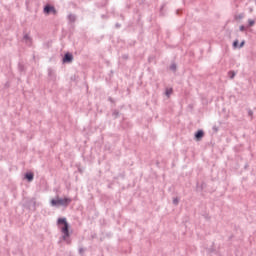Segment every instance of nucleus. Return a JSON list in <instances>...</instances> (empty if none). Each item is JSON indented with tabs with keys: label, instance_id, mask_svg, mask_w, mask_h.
<instances>
[{
	"label": "nucleus",
	"instance_id": "33",
	"mask_svg": "<svg viewBox=\"0 0 256 256\" xmlns=\"http://www.w3.org/2000/svg\"><path fill=\"white\" fill-rule=\"evenodd\" d=\"M115 29H121V23L116 22V24H115Z\"/></svg>",
	"mask_w": 256,
	"mask_h": 256
},
{
	"label": "nucleus",
	"instance_id": "7",
	"mask_svg": "<svg viewBox=\"0 0 256 256\" xmlns=\"http://www.w3.org/2000/svg\"><path fill=\"white\" fill-rule=\"evenodd\" d=\"M24 179L25 181H27L28 183H31L33 181V179H35V173L28 171L24 174Z\"/></svg>",
	"mask_w": 256,
	"mask_h": 256
},
{
	"label": "nucleus",
	"instance_id": "27",
	"mask_svg": "<svg viewBox=\"0 0 256 256\" xmlns=\"http://www.w3.org/2000/svg\"><path fill=\"white\" fill-rule=\"evenodd\" d=\"M239 31H241V32L247 31V27L245 25H240L239 26Z\"/></svg>",
	"mask_w": 256,
	"mask_h": 256
},
{
	"label": "nucleus",
	"instance_id": "35",
	"mask_svg": "<svg viewBox=\"0 0 256 256\" xmlns=\"http://www.w3.org/2000/svg\"><path fill=\"white\" fill-rule=\"evenodd\" d=\"M182 13H183V10H181V9L176 10L177 15H181Z\"/></svg>",
	"mask_w": 256,
	"mask_h": 256
},
{
	"label": "nucleus",
	"instance_id": "28",
	"mask_svg": "<svg viewBox=\"0 0 256 256\" xmlns=\"http://www.w3.org/2000/svg\"><path fill=\"white\" fill-rule=\"evenodd\" d=\"M165 8V5H162L161 7H160V15H161V17H163V16H165V13L163 12V9Z\"/></svg>",
	"mask_w": 256,
	"mask_h": 256
},
{
	"label": "nucleus",
	"instance_id": "31",
	"mask_svg": "<svg viewBox=\"0 0 256 256\" xmlns=\"http://www.w3.org/2000/svg\"><path fill=\"white\" fill-rule=\"evenodd\" d=\"M248 117H253V110L251 108L248 109Z\"/></svg>",
	"mask_w": 256,
	"mask_h": 256
},
{
	"label": "nucleus",
	"instance_id": "6",
	"mask_svg": "<svg viewBox=\"0 0 256 256\" xmlns=\"http://www.w3.org/2000/svg\"><path fill=\"white\" fill-rule=\"evenodd\" d=\"M205 137V131L203 129H199L194 133V140L201 141Z\"/></svg>",
	"mask_w": 256,
	"mask_h": 256
},
{
	"label": "nucleus",
	"instance_id": "19",
	"mask_svg": "<svg viewBox=\"0 0 256 256\" xmlns=\"http://www.w3.org/2000/svg\"><path fill=\"white\" fill-rule=\"evenodd\" d=\"M23 40L26 41V43H27L28 41H29V43H31V41H33V39L31 38V36H29V34H24Z\"/></svg>",
	"mask_w": 256,
	"mask_h": 256
},
{
	"label": "nucleus",
	"instance_id": "41",
	"mask_svg": "<svg viewBox=\"0 0 256 256\" xmlns=\"http://www.w3.org/2000/svg\"><path fill=\"white\" fill-rule=\"evenodd\" d=\"M247 167H249V165L246 164V165L244 166V169H247Z\"/></svg>",
	"mask_w": 256,
	"mask_h": 256
},
{
	"label": "nucleus",
	"instance_id": "13",
	"mask_svg": "<svg viewBox=\"0 0 256 256\" xmlns=\"http://www.w3.org/2000/svg\"><path fill=\"white\" fill-rule=\"evenodd\" d=\"M68 20L70 23H75V21H77V16H75L74 14H69Z\"/></svg>",
	"mask_w": 256,
	"mask_h": 256
},
{
	"label": "nucleus",
	"instance_id": "10",
	"mask_svg": "<svg viewBox=\"0 0 256 256\" xmlns=\"http://www.w3.org/2000/svg\"><path fill=\"white\" fill-rule=\"evenodd\" d=\"M120 116H121V112L119 111V109H112L113 119H119Z\"/></svg>",
	"mask_w": 256,
	"mask_h": 256
},
{
	"label": "nucleus",
	"instance_id": "22",
	"mask_svg": "<svg viewBox=\"0 0 256 256\" xmlns=\"http://www.w3.org/2000/svg\"><path fill=\"white\" fill-rule=\"evenodd\" d=\"M244 17H245V15H244L243 13H241V14L235 15V16H234V19H235L236 21H239V20L243 19Z\"/></svg>",
	"mask_w": 256,
	"mask_h": 256
},
{
	"label": "nucleus",
	"instance_id": "11",
	"mask_svg": "<svg viewBox=\"0 0 256 256\" xmlns=\"http://www.w3.org/2000/svg\"><path fill=\"white\" fill-rule=\"evenodd\" d=\"M108 4H109V0H102V2L97 4V7L99 9H103V7H107Z\"/></svg>",
	"mask_w": 256,
	"mask_h": 256
},
{
	"label": "nucleus",
	"instance_id": "8",
	"mask_svg": "<svg viewBox=\"0 0 256 256\" xmlns=\"http://www.w3.org/2000/svg\"><path fill=\"white\" fill-rule=\"evenodd\" d=\"M48 77L50 81H57V74H55V70L48 68Z\"/></svg>",
	"mask_w": 256,
	"mask_h": 256
},
{
	"label": "nucleus",
	"instance_id": "36",
	"mask_svg": "<svg viewBox=\"0 0 256 256\" xmlns=\"http://www.w3.org/2000/svg\"><path fill=\"white\" fill-rule=\"evenodd\" d=\"M101 19H109V16L105 15V14H102L101 15Z\"/></svg>",
	"mask_w": 256,
	"mask_h": 256
},
{
	"label": "nucleus",
	"instance_id": "5",
	"mask_svg": "<svg viewBox=\"0 0 256 256\" xmlns=\"http://www.w3.org/2000/svg\"><path fill=\"white\" fill-rule=\"evenodd\" d=\"M62 63L63 65L73 63V53L71 52H66L64 56L62 57Z\"/></svg>",
	"mask_w": 256,
	"mask_h": 256
},
{
	"label": "nucleus",
	"instance_id": "16",
	"mask_svg": "<svg viewBox=\"0 0 256 256\" xmlns=\"http://www.w3.org/2000/svg\"><path fill=\"white\" fill-rule=\"evenodd\" d=\"M169 70L172 71L173 73L177 72V64L175 62H173L170 67Z\"/></svg>",
	"mask_w": 256,
	"mask_h": 256
},
{
	"label": "nucleus",
	"instance_id": "21",
	"mask_svg": "<svg viewBox=\"0 0 256 256\" xmlns=\"http://www.w3.org/2000/svg\"><path fill=\"white\" fill-rule=\"evenodd\" d=\"M205 189V182H202L199 186V183H197V191H203Z\"/></svg>",
	"mask_w": 256,
	"mask_h": 256
},
{
	"label": "nucleus",
	"instance_id": "39",
	"mask_svg": "<svg viewBox=\"0 0 256 256\" xmlns=\"http://www.w3.org/2000/svg\"><path fill=\"white\" fill-rule=\"evenodd\" d=\"M139 21H141V16H138L137 22L139 23Z\"/></svg>",
	"mask_w": 256,
	"mask_h": 256
},
{
	"label": "nucleus",
	"instance_id": "37",
	"mask_svg": "<svg viewBox=\"0 0 256 256\" xmlns=\"http://www.w3.org/2000/svg\"><path fill=\"white\" fill-rule=\"evenodd\" d=\"M122 21H125V16H123V14L120 15Z\"/></svg>",
	"mask_w": 256,
	"mask_h": 256
},
{
	"label": "nucleus",
	"instance_id": "34",
	"mask_svg": "<svg viewBox=\"0 0 256 256\" xmlns=\"http://www.w3.org/2000/svg\"><path fill=\"white\" fill-rule=\"evenodd\" d=\"M90 237H91V239H97V233H95V232L92 233Z\"/></svg>",
	"mask_w": 256,
	"mask_h": 256
},
{
	"label": "nucleus",
	"instance_id": "9",
	"mask_svg": "<svg viewBox=\"0 0 256 256\" xmlns=\"http://www.w3.org/2000/svg\"><path fill=\"white\" fill-rule=\"evenodd\" d=\"M121 127L122 129L127 131V129H131V127H133V124L129 120H123V122L121 123Z\"/></svg>",
	"mask_w": 256,
	"mask_h": 256
},
{
	"label": "nucleus",
	"instance_id": "1",
	"mask_svg": "<svg viewBox=\"0 0 256 256\" xmlns=\"http://www.w3.org/2000/svg\"><path fill=\"white\" fill-rule=\"evenodd\" d=\"M57 225H63L60 229L62 236H60V241H64L66 245H71V235L73 234V230H71V224L67 221L66 217H59L57 219Z\"/></svg>",
	"mask_w": 256,
	"mask_h": 256
},
{
	"label": "nucleus",
	"instance_id": "25",
	"mask_svg": "<svg viewBox=\"0 0 256 256\" xmlns=\"http://www.w3.org/2000/svg\"><path fill=\"white\" fill-rule=\"evenodd\" d=\"M173 205H175L177 207V205H179V198H173V201H172Z\"/></svg>",
	"mask_w": 256,
	"mask_h": 256
},
{
	"label": "nucleus",
	"instance_id": "23",
	"mask_svg": "<svg viewBox=\"0 0 256 256\" xmlns=\"http://www.w3.org/2000/svg\"><path fill=\"white\" fill-rule=\"evenodd\" d=\"M108 101H109L110 103H112L113 107H115V106L117 105V102H116L115 99H113V97H111V96L108 97Z\"/></svg>",
	"mask_w": 256,
	"mask_h": 256
},
{
	"label": "nucleus",
	"instance_id": "30",
	"mask_svg": "<svg viewBox=\"0 0 256 256\" xmlns=\"http://www.w3.org/2000/svg\"><path fill=\"white\" fill-rule=\"evenodd\" d=\"M122 59H124V61H127V59H129V54H123Z\"/></svg>",
	"mask_w": 256,
	"mask_h": 256
},
{
	"label": "nucleus",
	"instance_id": "43",
	"mask_svg": "<svg viewBox=\"0 0 256 256\" xmlns=\"http://www.w3.org/2000/svg\"><path fill=\"white\" fill-rule=\"evenodd\" d=\"M255 1V5H256V0H254Z\"/></svg>",
	"mask_w": 256,
	"mask_h": 256
},
{
	"label": "nucleus",
	"instance_id": "12",
	"mask_svg": "<svg viewBox=\"0 0 256 256\" xmlns=\"http://www.w3.org/2000/svg\"><path fill=\"white\" fill-rule=\"evenodd\" d=\"M18 71L19 73H25V65L21 62L18 63Z\"/></svg>",
	"mask_w": 256,
	"mask_h": 256
},
{
	"label": "nucleus",
	"instance_id": "14",
	"mask_svg": "<svg viewBox=\"0 0 256 256\" xmlns=\"http://www.w3.org/2000/svg\"><path fill=\"white\" fill-rule=\"evenodd\" d=\"M236 75H237V72H236V71H234V70L228 71V77H229V79H235Z\"/></svg>",
	"mask_w": 256,
	"mask_h": 256
},
{
	"label": "nucleus",
	"instance_id": "38",
	"mask_svg": "<svg viewBox=\"0 0 256 256\" xmlns=\"http://www.w3.org/2000/svg\"><path fill=\"white\" fill-rule=\"evenodd\" d=\"M215 255H217V256H221V253H220L219 251H217V250H216Z\"/></svg>",
	"mask_w": 256,
	"mask_h": 256
},
{
	"label": "nucleus",
	"instance_id": "20",
	"mask_svg": "<svg viewBox=\"0 0 256 256\" xmlns=\"http://www.w3.org/2000/svg\"><path fill=\"white\" fill-rule=\"evenodd\" d=\"M233 49H239V39H236L232 43Z\"/></svg>",
	"mask_w": 256,
	"mask_h": 256
},
{
	"label": "nucleus",
	"instance_id": "32",
	"mask_svg": "<svg viewBox=\"0 0 256 256\" xmlns=\"http://www.w3.org/2000/svg\"><path fill=\"white\" fill-rule=\"evenodd\" d=\"M84 171H85L84 168H81V166H78V173L83 174Z\"/></svg>",
	"mask_w": 256,
	"mask_h": 256
},
{
	"label": "nucleus",
	"instance_id": "24",
	"mask_svg": "<svg viewBox=\"0 0 256 256\" xmlns=\"http://www.w3.org/2000/svg\"><path fill=\"white\" fill-rule=\"evenodd\" d=\"M78 251H79V255L83 256V255H85V251H87V248L81 247V248H79Z\"/></svg>",
	"mask_w": 256,
	"mask_h": 256
},
{
	"label": "nucleus",
	"instance_id": "29",
	"mask_svg": "<svg viewBox=\"0 0 256 256\" xmlns=\"http://www.w3.org/2000/svg\"><path fill=\"white\" fill-rule=\"evenodd\" d=\"M243 47H245V40H242V41L239 43V49H243Z\"/></svg>",
	"mask_w": 256,
	"mask_h": 256
},
{
	"label": "nucleus",
	"instance_id": "26",
	"mask_svg": "<svg viewBox=\"0 0 256 256\" xmlns=\"http://www.w3.org/2000/svg\"><path fill=\"white\" fill-rule=\"evenodd\" d=\"M212 131H213V133H219V128H218V126H217V125H214V126L212 127Z\"/></svg>",
	"mask_w": 256,
	"mask_h": 256
},
{
	"label": "nucleus",
	"instance_id": "17",
	"mask_svg": "<svg viewBox=\"0 0 256 256\" xmlns=\"http://www.w3.org/2000/svg\"><path fill=\"white\" fill-rule=\"evenodd\" d=\"M172 93H173V88H166L165 90L166 97H171Z\"/></svg>",
	"mask_w": 256,
	"mask_h": 256
},
{
	"label": "nucleus",
	"instance_id": "4",
	"mask_svg": "<svg viewBox=\"0 0 256 256\" xmlns=\"http://www.w3.org/2000/svg\"><path fill=\"white\" fill-rule=\"evenodd\" d=\"M43 13L45 14V15H57V9L55 8V6L54 5H52V4H46V5H44V7H43Z\"/></svg>",
	"mask_w": 256,
	"mask_h": 256
},
{
	"label": "nucleus",
	"instance_id": "42",
	"mask_svg": "<svg viewBox=\"0 0 256 256\" xmlns=\"http://www.w3.org/2000/svg\"><path fill=\"white\" fill-rule=\"evenodd\" d=\"M233 238V236H230V238L229 239H232Z\"/></svg>",
	"mask_w": 256,
	"mask_h": 256
},
{
	"label": "nucleus",
	"instance_id": "3",
	"mask_svg": "<svg viewBox=\"0 0 256 256\" xmlns=\"http://www.w3.org/2000/svg\"><path fill=\"white\" fill-rule=\"evenodd\" d=\"M23 208L27 209V211H37V198L33 197L31 199L25 200L23 203Z\"/></svg>",
	"mask_w": 256,
	"mask_h": 256
},
{
	"label": "nucleus",
	"instance_id": "15",
	"mask_svg": "<svg viewBox=\"0 0 256 256\" xmlns=\"http://www.w3.org/2000/svg\"><path fill=\"white\" fill-rule=\"evenodd\" d=\"M208 253H217V250L215 249V242L212 243L210 248L207 249Z\"/></svg>",
	"mask_w": 256,
	"mask_h": 256
},
{
	"label": "nucleus",
	"instance_id": "2",
	"mask_svg": "<svg viewBox=\"0 0 256 256\" xmlns=\"http://www.w3.org/2000/svg\"><path fill=\"white\" fill-rule=\"evenodd\" d=\"M73 201V199H71L70 197H64L61 198L59 196H56L55 198H52L50 200V205L51 207H65L67 208L68 205H71V202Z\"/></svg>",
	"mask_w": 256,
	"mask_h": 256
},
{
	"label": "nucleus",
	"instance_id": "40",
	"mask_svg": "<svg viewBox=\"0 0 256 256\" xmlns=\"http://www.w3.org/2000/svg\"><path fill=\"white\" fill-rule=\"evenodd\" d=\"M108 189H112V185L111 184H108Z\"/></svg>",
	"mask_w": 256,
	"mask_h": 256
},
{
	"label": "nucleus",
	"instance_id": "18",
	"mask_svg": "<svg viewBox=\"0 0 256 256\" xmlns=\"http://www.w3.org/2000/svg\"><path fill=\"white\" fill-rule=\"evenodd\" d=\"M255 25V20L248 19L247 29H250V27H253Z\"/></svg>",
	"mask_w": 256,
	"mask_h": 256
}]
</instances>
